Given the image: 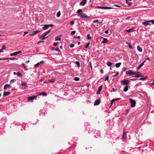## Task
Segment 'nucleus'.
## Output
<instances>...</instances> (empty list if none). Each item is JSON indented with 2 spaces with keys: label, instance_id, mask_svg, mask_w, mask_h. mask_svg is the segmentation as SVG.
Instances as JSON below:
<instances>
[{
  "label": "nucleus",
  "instance_id": "de8ad7c7",
  "mask_svg": "<svg viewBox=\"0 0 154 154\" xmlns=\"http://www.w3.org/2000/svg\"><path fill=\"white\" fill-rule=\"evenodd\" d=\"M146 78V77H142L140 78V80H145Z\"/></svg>",
  "mask_w": 154,
  "mask_h": 154
},
{
  "label": "nucleus",
  "instance_id": "338daca9",
  "mask_svg": "<svg viewBox=\"0 0 154 154\" xmlns=\"http://www.w3.org/2000/svg\"><path fill=\"white\" fill-rule=\"evenodd\" d=\"M119 74V73L118 72H117L116 74L114 76H117V75H118Z\"/></svg>",
  "mask_w": 154,
  "mask_h": 154
},
{
  "label": "nucleus",
  "instance_id": "603ef678",
  "mask_svg": "<svg viewBox=\"0 0 154 154\" xmlns=\"http://www.w3.org/2000/svg\"><path fill=\"white\" fill-rule=\"evenodd\" d=\"M109 80V76H107V77H106L105 78V81H106V80H107V81H108Z\"/></svg>",
  "mask_w": 154,
  "mask_h": 154
},
{
  "label": "nucleus",
  "instance_id": "72a5a7b5",
  "mask_svg": "<svg viewBox=\"0 0 154 154\" xmlns=\"http://www.w3.org/2000/svg\"><path fill=\"white\" fill-rule=\"evenodd\" d=\"M17 75L19 77H20L21 76V74L20 72L17 73Z\"/></svg>",
  "mask_w": 154,
  "mask_h": 154
},
{
  "label": "nucleus",
  "instance_id": "a19ab883",
  "mask_svg": "<svg viewBox=\"0 0 154 154\" xmlns=\"http://www.w3.org/2000/svg\"><path fill=\"white\" fill-rule=\"evenodd\" d=\"M97 8H100L102 9H104V7H102V6H98L97 7Z\"/></svg>",
  "mask_w": 154,
  "mask_h": 154
},
{
  "label": "nucleus",
  "instance_id": "bf43d9fd",
  "mask_svg": "<svg viewBox=\"0 0 154 154\" xmlns=\"http://www.w3.org/2000/svg\"><path fill=\"white\" fill-rule=\"evenodd\" d=\"M138 73H140V72H138L137 73H136V72H133V73L132 74H133V75H136V74H138Z\"/></svg>",
  "mask_w": 154,
  "mask_h": 154
},
{
  "label": "nucleus",
  "instance_id": "5fc2aeb1",
  "mask_svg": "<svg viewBox=\"0 0 154 154\" xmlns=\"http://www.w3.org/2000/svg\"><path fill=\"white\" fill-rule=\"evenodd\" d=\"M128 45L129 48L130 49H132V47L131 45L130 44H129Z\"/></svg>",
  "mask_w": 154,
  "mask_h": 154
},
{
  "label": "nucleus",
  "instance_id": "bb28decb",
  "mask_svg": "<svg viewBox=\"0 0 154 154\" xmlns=\"http://www.w3.org/2000/svg\"><path fill=\"white\" fill-rule=\"evenodd\" d=\"M17 52H14L13 53H11V56H14V55H17Z\"/></svg>",
  "mask_w": 154,
  "mask_h": 154
},
{
  "label": "nucleus",
  "instance_id": "f704fd0d",
  "mask_svg": "<svg viewBox=\"0 0 154 154\" xmlns=\"http://www.w3.org/2000/svg\"><path fill=\"white\" fill-rule=\"evenodd\" d=\"M74 80L75 81H79V78L78 77H75L74 78Z\"/></svg>",
  "mask_w": 154,
  "mask_h": 154
},
{
  "label": "nucleus",
  "instance_id": "774afa93",
  "mask_svg": "<svg viewBox=\"0 0 154 154\" xmlns=\"http://www.w3.org/2000/svg\"><path fill=\"white\" fill-rule=\"evenodd\" d=\"M100 72L101 74H103V70L102 69H101L100 70Z\"/></svg>",
  "mask_w": 154,
  "mask_h": 154
},
{
  "label": "nucleus",
  "instance_id": "0e129e2a",
  "mask_svg": "<svg viewBox=\"0 0 154 154\" xmlns=\"http://www.w3.org/2000/svg\"><path fill=\"white\" fill-rule=\"evenodd\" d=\"M17 54H20L22 52L21 51H17Z\"/></svg>",
  "mask_w": 154,
  "mask_h": 154
},
{
  "label": "nucleus",
  "instance_id": "4c0bfd02",
  "mask_svg": "<svg viewBox=\"0 0 154 154\" xmlns=\"http://www.w3.org/2000/svg\"><path fill=\"white\" fill-rule=\"evenodd\" d=\"M5 49H6V47H5V45H3L2 46V50H3Z\"/></svg>",
  "mask_w": 154,
  "mask_h": 154
},
{
  "label": "nucleus",
  "instance_id": "58836bf2",
  "mask_svg": "<svg viewBox=\"0 0 154 154\" xmlns=\"http://www.w3.org/2000/svg\"><path fill=\"white\" fill-rule=\"evenodd\" d=\"M16 81V79H14L11 80L10 82L11 83H13Z\"/></svg>",
  "mask_w": 154,
  "mask_h": 154
},
{
  "label": "nucleus",
  "instance_id": "6e6d98bb",
  "mask_svg": "<svg viewBox=\"0 0 154 154\" xmlns=\"http://www.w3.org/2000/svg\"><path fill=\"white\" fill-rule=\"evenodd\" d=\"M48 36H47L46 37H45V36L42 37V40H44V39H45L46 38H48Z\"/></svg>",
  "mask_w": 154,
  "mask_h": 154
},
{
  "label": "nucleus",
  "instance_id": "aec40b11",
  "mask_svg": "<svg viewBox=\"0 0 154 154\" xmlns=\"http://www.w3.org/2000/svg\"><path fill=\"white\" fill-rule=\"evenodd\" d=\"M55 82V79H52L48 80V82Z\"/></svg>",
  "mask_w": 154,
  "mask_h": 154
},
{
  "label": "nucleus",
  "instance_id": "f8f14e48",
  "mask_svg": "<svg viewBox=\"0 0 154 154\" xmlns=\"http://www.w3.org/2000/svg\"><path fill=\"white\" fill-rule=\"evenodd\" d=\"M102 90V86H100L98 89V91L97 92V94H99Z\"/></svg>",
  "mask_w": 154,
  "mask_h": 154
},
{
  "label": "nucleus",
  "instance_id": "0eeeda50",
  "mask_svg": "<svg viewBox=\"0 0 154 154\" xmlns=\"http://www.w3.org/2000/svg\"><path fill=\"white\" fill-rule=\"evenodd\" d=\"M122 138L123 141H126L127 140L126 134V132L123 133Z\"/></svg>",
  "mask_w": 154,
  "mask_h": 154
},
{
  "label": "nucleus",
  "instance_id": "423d86ee",
  "mask_svg": "<svg viewBox=\"0 0 154 154\" xmlns=\"http://www.w3.org/2000/svg\"><path fill=\"white\" fill-rule=\"evenodd\" d=\"M37 97L36 95L29 97H28V100L30 101L33 100L34 99H36L37 98Z\"/></svg>",
  "mask_w": 154,
  "mask_h": 154
},
{
  "label": "nucleus",
  "instance_id": "c85d7f7f",
  "mask_svg": "<svg viewBox=\"0 0 154 154\" xmlns=\"http://www.w3.org/2000/svg\"><path fill=\"white\" fill-rule=\"evenodd\" d=\"M61 39V38L59 36H57L55 38V40L56 41L60 40Z\"/></svg>",
  "mask_w": 154,
  "mask_h": 154
},
{
  "label": "nucleus",
  "instance_id": "8fccbe9b",
  "mask_svg": "<svg viewBox=\"0 0 154 154\" xmlns=\"http://www.w3.org/2000/svg\"><path fill=\"white\" fill-rule=\"evenodd\" d=\"M99 21V20H94L93 21V23H97Z\"/></svg>",
  "mask_w": 154,
  "mask_h": 154
},
{
  "label": "nucleus",
  "instance_id": "680f3d73",
  "mask_svg": "<svg viewBox=\"0 0 154 154\" xmlns=\"http://www.w3.org/2000/svg\"><path fill=\"white\" fill-rule=\"evenodd\" d=\"M121 99L120 98H118L116 99H114V100H115V101L117 100H119Z\"/></svg>",
  "mask_w": 154,
  "mask_h": 154
},
{
  "label": "nucleus",
  "instance_id": "13d9d810",
  "mask_svg": "<svg viewBox=\"0 0 154 154\" xmlns=\"http://www.w3.org/2000/svg\"><path fill=\"white\" fill-rule=\"evenodd\" d=\"M114 6H115V7H121L119 5H114Z\"/></svg>",
  "mask_w": 154,
  "mask_h": 154
},
{
  "label": "nucleus",
  "instance_id": "9b49d317",
  "mask_svg": "<svg viewBox=\"0 0 154 154\" xmlns=\"http://www.w3.org/2000/svg\"><path fill=\"white\" fill-rule=\"evenodd\" d=\"M41 26H43L42 28L44 30L47 29L48 28L47 25H41Z\"/></svg>",
  "mask_w": 154,
  "mask_h": 154
},
{
  "label": "nucleus",
  "instance_id": "79ce46f5",
  "mask_svg": "<svg viewBox=\"0 0 154 154\" xmlns=\"http://www.w3.org/2000/svg\"><path fill=\"white\" fill-rule=\"evenodd\" d=\"M47 25V26H48V28L49 27H52L54 26V25H53V24H50V25Z\"/></svg>",
  "mask_w": 154,
  "mask_h": 154
},
{
  "label": "nucleus",
  "instance_id": "e433bc0d",
  "mask_svg": "<svg viewBox=\"0 0 154 154\" xmlns=\"http://www.w3.org/2000/svg\"><path fill=\"white\" fill-rule=\"evenodd\" d=\"M60 15V11H58L57 13V17H59Z\"/></svg>",
  "mask_w": 154,
  "mask_h": 154
},
{
  "label": "nucleus",
  "instance_id": "5701e85b",
  "mask_svg": "<svg viewBox=\"0 0 154 154\" xmlns=\"http://www.w3.org/2000/svg\"><path fill=\"white\" fill-rule=\"evenodd\" d=\"M7 59H10L11 60H14L15 59V58H13V57H11V58H5L3 59V60H6Z\"/></svg>",
  "mask_w": 154,
  "mask_h": 154
},
{
  "label": "nucleus",
  "instance_id": "69168bd1",
  "mask_svg": "<svg viewBox=\"0 0 154 154\" xmlns=\"http://www.w3.org/2000/svg\"><path fill=\"white\" fill-rule=\"evenodd\" d=\"M28 33V32H24V34L23 35V36L25 35L26 34Z\"/></svg>",
  "mask_w": 154,
  "mask_h": 154
},
{
  "label": "nucleus",
  "instance_id": "c03bdc74",
  "mask_svg": "<svg viewBox=\"0 0 154 154\" xmlns=\"http://www.w3.org/2000/svg\"><path fill=\"white\" fill-rule=\"evenodd\" d=\"M70 24L71 25H73L74 24V22L73 21H71L70 22Z\"/></svg>",
  "mask_w": 154,
  "mask_h": 154
},
{
  "label": "nucleus",
  "instance_id": "473e14b6",
  "mask_svg": "<svg viewBox=\"0 0 154 154\" xmlns=\"http://www.w3.org/2000/svg\"><path fill=\"white\" fill-rule=\"evenodd\" d=\"M136 75H135L134 77H137L138 78L140 76V73H138V74H136Z\"/></svg>",
  "mask_w": 154,
  "mask_h": 154
},
{
  "label": "nucleus",
  "instance_id": "09e8293b",
  "mask_svg": "<svg viewBox=\"0 0 154 154\" xmlns=\"http://www.w3.org/2000/svg\"><path fill=\"white\" fill-rule=\"evenodd\" d=\"M42 95H43L44 96H46L47 95V94L45 92L42 93Z\"/></svg>",
  "mask_w": 154,
  "mask_h": 154
},
{
  "label": "nucleus",
  "instance_id": "393cba45",
  "mask_svg": "<svg viewBox=\"0 0 154 154\" xmlns=\"http://www.w3.org/2000/svg\"><path fill=\"white\" fill-rule=\"evenodd\" d=\"M112 64V63L110 62H108L107 63V65L108 66H111Z\"/></svg>",
  "mask_w": 154,
  "mask_h": 154
},
{
  "label": "nucleus",
  "instance_id": "7c9ffc66",
  "mask_svg": "<svg viewBox=\"0 0 154 154\" xmlns=\"http://www.w3.org/2000/svg\"><path fill=\"white\" fill-rule=\"evenodd\" d=\"M82 9H78L77 11V13L78 14L79 13H81L82 12Z\"/></svg>",
  "mask_w": 154,
  "mask_h": 154
},
{
  "label": "nucleus",
  "instance_id": "c9c22d12",
  "mask_svg": "<svg viewBox=\"0 0 154 154\" xmlns=\"http://www.w3.org/2000/svg\"><path fill=\"white\" fill-rule=\"evenodd\" d=\"M87 38L88 39H90L91 38V37L89 34L87 35Z\"/></svg>",
  "mask_w": 154,
  "mask_h": 154
},
{
  "label": "nucleus",
  "instance_id": "4468645a",
  "mask_svg": "<svg viewBox=\"0 0 154 154\" xmlns=\"http://www.w3.org/2000/svg\"><path fill=\"white\" fill-rule=\"evenodd\" d=\"M8 88H11V87L10 85L7 84L4 85V89H6Z\"/></svg>",
  "mask_w": 154,
  "mask_h": 154
},
{
  "label": "nucleus",
  "instance_id": "a878e982",
  "mask_svg": "<svg viewBox=\"0 0 154 154\" xmlns=\"http://www.w3.org/2000/svg\"><path fill=\"white\" fill-rule=\"evenodd\" d=\"M90 45V42H88L87 44H85V48H87L88 47V46Z\"/></svg>",
  "mask_w": 154,
  "mask_h": 154
},
{
  "label": "nucleus",
  "instance_id": "cd10ccee",
  "mask_svg": "<svg viewBox=\"0 0 154 154\" xmlns=\"http://www.w3.org/2000/svg\"><path fill=\"white\" fill-rule=\"evenodd\" d=\"M21 85L24 86L25 87L27 86L26 83V82H23L21 84Z\"/></svg>",
  "mask_w": 154,
  "mask_h": 154
},
{
  "label": "nucleus",
  "instance_id": "9d476101",
  "mask_svg": "<svg viewBox=\"0 0 154 154\" xmlns=\"http://www.w3.org/2000/svg\"><path fill=\"white\" fill-rule=\"evenodd\" d=\"M133 73V72L131 71V70H129L128 71H127L126 72V73L127 74H129L130 75H133V74H132Z\"/></svg>",
  "mask_w": 154,
  "mask_h": 154
},
{
  "label": "nucleus",
  "instance_id": "f257e3e1",
  "mask_svg": "<svg viewBox=\"0 0 154 154\" xmlns=\"http://www.w3.org/2000/svg\"><path fill=\"white\" fill-rule=\"evenodd\" d=\"M78 16L81 18H89V16L85 14L82 12L79 13L78 14Z\"/></svg>",
  "mask_w": 154,
  "mask_h": 154
},
{
  "label": "nucleus",
  "instance_id": "37998d69",
  "mask_svg": "<svg viewBox=\"0 0 154 154\" xmlns=\"http://www.w3.org/2000/svg\"><path fill=\"white\" fill-rule=\"evenodd\" d=\"M115 101V100H114V99H113L111 100V105Z\"/></svg>",
  "mask_w": 154,
  "mask_h": 154
},
{
  "label": "nucleus",
  "instance_id": "412c9836",
  "mask_svg": "<svg viewBox=\"0 0 154 154\" xmlns=\"http://www.w3.org/2000/svg\"><path fill=\"white\" fill-rule=\"evenodd\" d=\"M121 64V63H116L115 64V66L117 68H118L120 66Z\"/></svg>",
  "mask_w": 154,
  "mask_h": 154
},
{
  "label": "nucleus",
  "instance_id": "49530a36",
  "mask_svg": "<svg viewBox=\"0 0 154 154\" xmlns=\"http://www.w3.org/2000/svg\"><path fill=\"white\" fill-rule=\"evenodd\" d=\"M89 64L90 65V66L91 67V70H92V66L91 63V62H90L89 63Z\"/></svg>",
  "mask_w": 154,
  "mask_h": 154
},
{
  "label": "nucleus",
  "instance_id": "e2e57ef3",
  "mask_svg": "<svg viewBox=\"0 0 154 154\" xmlns=\"http://www.w3.org/2000/svg\"><path fill=\"white\" fill-rule=\"evenodd\" d=\"M109 32L108 30H106L105 31V33L106 34H108Z\"/></svg>",
  "mask_w": 154,
  "mask_h": 154
},
{
  "label": "nucleus",
  "instance_id": "4d7b16f0",
  "mask_svg": "<svg viewBox=\"0 0 154 154\" xmlns=\"http://www.w3.org/2000/svg\"><path fill=\"white\" fill-rule=\"evenodd\" d=\"M57 43H58V42H54V43L53 45L54 46H56V45H57Z\"/></svg>",
  "mask_w": 154,
  "mask_h": 154
},
{
  "label": "nucleus",
  "instance_id": "2eb2a0df",
  "mask_svg": "<svg viewBox=\"0 0 154 154\" xmlns=\"http://www.w3.org/2000/svg\"><path fill=\"white\" fill-rule=\"evenodd\" d=\"M145 61L143 62L142 63H141L139 65V66L137 68V69H139L141 67L143 66L144 65V62Z\"/></svg>",
  "mask_w": 154,
  "mask_h": 154
},
{
  "label": "nucleus",
  "instance_id": "ddd939ff",
  "mask_svg": "<svg viewBox=\"0 0 154 154\" xmlns=\"http://www.w3.org/2000/svg\"><path fill=\"white\" fill-rule=\"evenodd\" d=\"M40 32V31H39V30H35V31H33L32 32V33L30 35H31H31H34L35 34H37V33L39 32Z\"/></svg>",
  "mask_w": 154,
  "mask_h": 154
},
{
  "label": "nucleus",
  "instance_id": "6e6552de",
  "mask_svg": "<svg viewBox=\"0 0 154 154\" xmlns=\"http://www.w3.org/2000/svg\"><path fill=\"white\" fill-rule=\"evenodd\" d=\"M87 2V0H82L80 2V5L82 6L84 5Z\"/></svg>",
  "mask_w": 154,
  "mask_h": 154
},
{
  "label": "nucleus",
  "instance_id": "f3484780",
  "mask_svg": "<svg viewBox=\"0 0 154 154\" xmlns=\"http://www.w3.org/2000/svg\"><path fill=\"white\" fill-rule=\"evenodd\" d=\"M10 94V92H5L3 94L4 96H6Z\"/></svg>",
  "mask_w": 154,
  "mask_h": 154
},
{
  "label": "nucleus",
  "instance_id": "ea45409f",
  "mask_svg": "<svg viewBox=\"0 0 154 154\" xmlns=\"http://www.w3.org/2000/svg\"><path fill=\"white\" fill-rule=\"evenodd\" d=\"M75 33V31H73L71 32V34L72 35H74Z\"/></svg>",
  "mask_w": 154,
  "mask_h": 154
},
{
  "label": "nucleus",
  "instance_id": "dca6fc26",
  "mask_svg": "<svg viewBox=\"0 0 154 154\" xmlns=\"http://www.w3.org/2000/svg\"><path fill=\"white\" fill-rule=\"evenodd\" d=\"M43 61H41L39 63H38L36 64L34 66V67L36 68V67H38L39 66V64L41 63H43Z\"/></svg>",
  "mask_w": 154,
  "mask_h": 154
},
{
  "label": "nucleus",
  "instance_id": "1a4fd4ad",
  "mask_svg": "<svg viewBox=\"0 0 154 154\" xmlns=\"http://www.w3.org/2000/svg\"><path fill=\"white\" fill-rule=\"evenodd\" d=\"M100 101L99 100V99L95 101L94 103V105L95 106L98 105L100 103Z\"/></svg>",
  "mask_w": 154,
  "mask_h": 154
},
{
  "label": "nucleus",
  "instance_id": "2f4dec72",
  "mask_svg": "<svg viewBox=\"0 0 154 154\" xmlns=\"http://www.w3.org/2000/svg\"><path fill=\"white\" fill-rule=\"evenodd\" d=\"M113 8L111 7H104V9H112Z\"/></svg>",
  "mask_w": 154,
  "mask_h": 154
},
{
  "label": "nucleus",
  "instance_id": "6ab92c4d",
  "mask_svg": "<svg viewBox=\"0 0 154 154\" xmlns=\"http://www.w3.org/2000/svg\"><path fill=\"white\" fill-rule=\"evenodd\" d=\"M137 50L139 51L140 52H141L142 51V48H141L139 45L137 46Z\"/></svg>",
  "mask_w": 154,
  "mask_h": 154
},
{
  "label": "nucleus",
  "instance_id": "b1692460",
  "mask_svg": "<svg viewBox=\"0 0 154 154\" xmlns=\"http://www.w3.org/2000/svg\"><path fill=\"white\" fill-rule=\"evenodd\" d=\"M134 31V29H129L126 30H125V31L128 32H133Z\"/></svg>",
  "mask_w": 154,
  "mask_h": 154
},
{
  "label": "nucleus",
  "instance_id": "052dcab7",
  "mask_svg": "<svg viewBox=\"0 0 154 154\" xmlns=\"http://www.w3.org/2000/svg\"><path fill=\"white\" fill-rule=\"evenodd\" d=\"M112 90V91L113 92H116V90L114 88H113Z\"/></svg>",
  "mask_w": 154,
  "mask_h": 154
},
{
  "label": "nucleus",
  "instance_id": "864d4df0",
  "mask_svg": "<svg viewBox=\"0 0 154 154\" xmlns=\"http://www.w3.org/2000/svg\"><path fill=\"white\" fill-rule=\"evenodd\" d=\"M44 42V41H43V40H41V41H39V42H38L37 43L38 44H39L40 43H42V42Z\"/></svg>",
  "mask_w": 154,
  "mask_h": 154
},
{
  "label": "nucleus",
  "instance_id": "f03ea898",
  "mask_svg": "<svg viewBox=\"0 0 154 154\" xmlns=\"http://www.w3.org/2000/svg\"><path fill=\"white\" fill-rule=\"evenodd\" d=\"M153 23L152 20H150L148 21H145V22H142V24L143 25H145L146 26H147V25H150V24L148 23Z\"/></svg>",
  "mask_w": 154,
  "mask_h": 154
},
{
  "label": "nucleus",
  "instance_id": "4be33fe9",
  "mask_svg": "<svg viewBox=\"0 0 154 154\" xmlns=\"http://www.w3.org/2000/svg\"><path fill=\"white\" fill-rule=\"evenodd\" d=\"M108 41V40L107 38H103V40L102 42V43H106L107 41Z\"/></svg>",
  "mask_w": 154,
  "mask_h": 154
},
{
  "label": "nucleus",
  "instance_id": "a211bd4d",
  "mask_svg": "<svg viewBox=\"0 0 154 154\" xmlns=\"http://www.w3.org/2000/svg\"><path fill=\"white\" fill-rule=\"evenodd\" d=\"M128 86L126 85L124 88L123 90L125 92L127 91L128 90Z\"/></svg>",
  "mask_w": 154,
  "mask_h": 154
},
{
  "label": "nucleus",
  "instance_id": "c756f323",
  "mask_svg": "<svg viewBox=\"0 0 154 154\" xmlns=\"http://www.w3.org/2000/svg\"><path fill=\"white\" fill-rule=\"evenodd\" d=\"M75 63L76 64V65L78 67H80V63H79V62H78V61H76V63Z\"/></svg>",
  "mask_w": 154,
  "mask_h": 154
},
{
  "label": "nucleus",
  "instance_id": "20e7f679",
  "mask_svg": "<svg viewBox=\"0 0 154 154\" xmlns=\"http://www.w3.org/2000/svg\"><path fill=\"white\" fill-rule=\"evenodd\" d=\"M129 100L130 101L131 106L132 107H134L136 105V102L131 99H130Z\"/></svg>",
  "mask_w": 154,
  "mask_h": 154
},
{
  "label": "nucleus",
  "instance_id": "7ed1b4c3",
  "mask_svg": "<svg viewBox=\"0 0 154 154\" xmlns=\"http://www.w3.org/2000/svg\"><path fill=\"white\" fill-rule=\"evenodd\" d=\"M121 82L122 83L121 85H128L129 84V81L128 80L125 79L122 80Z\"/></svg>",
  "mask_w": 154,
  "mask_h": 154
},
{
  "label": "nucleus",
  "instance_id": "a18cd8bd",
  "mask_svg": "<svg viewBox=\"0 0 154 154\" xmlns=\"http://www.w3.org/2000/svg\"><path fill=\"white\" fill-rule=\"evenodd\" d=\"M74 45L73 44H71L70 45V47L71 48H73V47H74Z\"/></svg>",
  "mask_w": 154,
  "mask_h": 154
},
{
  "label": "nucleus",
  "instance_id": "3c124183",
  "mask_svg": "<svg viewBox=\"0 0 154 154\" xmlns=\"http://www.w3.org/2000/svg\"><path fill=\"white\" fill-rule=\"evenodd\" d=\"M54 50L55 51H58V52H60V50H59V49L58 48H55L54 49Z\"/></svg>",
  "mask_w": 154,
  "mask_h": 154
},
{
  "label": "nucleus",
  "instance_id": "39448f33",
  "mask_svg": "<svg viewBox=\"0 0 154 154\" xmlns=\"http://www.w3.org/2000/svg\"><path fill=\"white\" fill-rule=\"evenodd\" d=\"M51 30H49L48 31H47L45 32V33H43L40 36V38H42V37H44L48 35V34L49 33V32H50Z\"/></svg>",
  "mask_w": 154,
  "mask_h": 154
}]
</instances>
